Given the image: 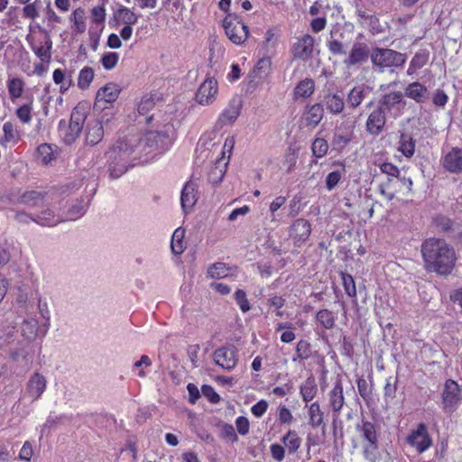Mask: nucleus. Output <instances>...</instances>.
I'll return each instance as SVG.
<instances>
[{
  "label": "nucleus",
  "instance_id": "nucleus-1",
  "mask_svg": "<svg viewBox=\"0 0 462 462\" xmlns=\"http://www.w3.org/2000/svg\"><path fill=\"white\" fill-rule=\"evenodd\" d=\"M163 130H147L143 134H130L119 138L106 152L110 177L117 179L138 162L146 163L169 150L174 127L165 123Z\"/></svg>",
  "mask_w": 462,
  "mask_h": 462
},
{
  "label": "nucleus",
  "instance_id": "nucleus-2",
  "mask_svg": "<svg viewBox=\"0 0 462 462\" xmlns=\"http://www.w3.org/2000/svg\"><path fill=\"white\" fill-rule=\"evenodd\" d=\"M426 269L439 275H448L456 263L454 249L443 239L429 238L421 245Z\"/></svg>",
  "mask_w": 462,
  "mask_h": 462
},
{
  "label": "nucleus",
  "instance_id": "nucleus-3",
  "mask_svg": "<svg viewBox=\"0 0 462 462\" xmlns=\"http://www.w3.org/2000/svg\"><path fill=\"white\" fill-rule=\"evenodd\" d=\"M37 311L38 315L25 317L21 323L20 331L23 343L32 344L37 337H44L51 327V313L45 300H37Z\"/></svg>",
  "mask_w": 462,
  "mask_h": 462
},
{
  "label": "nucleus",
  "instance_id": "nucleus-4",
  "mask_svg": "<svg viewBox=\"0 0 462 462\" xmlns=\"http://www.w3.org/2000/svg\"><path fill=\"white\" fill-rule=\"evenodd\" d=\"M356 430L359 435L362 448V454L365 460L374 462L378 457L379 432L377 426L367 420L356 424Z\"/></svg>",
  "mask_w": 462,
  "mask_h": 462
},
{
  "label": "nucleus",
  "instance_id": "nucleus-5",
  "mask_svg": "<svg viewBox=\"0 0 462 462\" xmlns=\"http://www.w3.org/2000/svg\"><path fill=\"white\" fill-rule=\"evenodd\" d=\"M370 60L378 72L387 69L393 72L405 64L407 56L392 49L375 47L371 51Z\"/></svg>",
  "mask_w": 462,
  "mask_h": 462
},
{
  "label": "nucleus",
  "instance_id": "nucleus-6",
  "mask_svg": "<svg viewBox=\"0 0 462 462\" xmlns=\"http://www.w3.org/2000/svg\"><path fill=\"white\" fill-rule=\"evenodd\" d=\"M153 100L152 98L145 97L140 101L137 107L139 116L144 117L143 120L148 125L149 130L162 131L163 130L162 125L165 123H170L171 124L172 116L171 115L165 116L164 118H162V116L161 115L155 116L153 114L148 116L147 114L153 108Z\"/></svg>",
  "mask_w": 462,
  "mask_h": 462
},
{
  "label": "nucleus",
  "instance_id": "nucleus-7",
  "mask_svg": "<svg viewBox=\"0 0 462 462\" xmlns=\"http://www.w3.org/2000/svg\"><path fill=\"white\" fill-rule=\"evenodd\" d=\"M223 26L226 36L234 44L241 45L248 38V27L237 16H226L223 21Z\"/></svg>",
  "mask_w": 462,
  "mask_h": 462
},
{
  "label": "nucleus",
  "instance_id": "nucleus-8",
  "mask_svg": "<svg viewBox=\"0 0 462 462\" xmlns=\"http://www.w3.org/2000/svg\"><path fill=\"white\" fill-rule=\"evenodd\" d=\"M405 106L406 102L403 99L402 93L400 91H393L382 97L379 100L378 107L385 114L387 113L393 118H396L402 115Z\"/></svg>",
  "mask_w": 462,
  "mask_h": 462
},
{
  "label": "nucleus",
  "instance_id": "nucleus-9",
  "mask_svg": "<svg viewBox=\"0 0 462 462\" xmlns=\"http://www.w3.org/2000/svg\"><path fill=\"white\" fill-rule=\"evenodd\" d=\"M407 443L420 454L428 450L432 446V439L427 426L420 423L416 429L411 430L407 437Z\"/></svg>",
  "mask_w": 462,
  "mask_h": 462
},
{
  "label": "nucleus",
  "instance_id": "nucleus-10",
  "mask_svg": "<svg viewBox=\"0 0 462 462\" xmlns=\"http://www.w3.org/2000/svg\"><path fill=\"white\" fill-rule=\"evenodd\" d=\"M13 310L19 317H30L38 315L37 302L33 299H30L28 293L23 290H19L13 302Z\"/></svg>",
  "mask_w": 462,
  "mask_h": 462
},
{
  "label": "nucleus",
  "instance_id": "nucleus-11",
  "mask_svg": "<svg viewBox=\"0 0 462 462\" xmlns=\"http://www.w3.org/2000/svg\"><path fill=\"white\" fill-rule=\"evenodd\" d=\"M13 310L19 317H30L38 315L37 302L33 299H30L28 293L23 290H19L13 302Z\"/></svg>",
  "mask_w": 462,
  "mask_h": 462
},
{
  "label": "nucleus",
  "instance_id": "nucleus-12",
  "mask_svg": "<svg viewBox=\"0 0 462 462\" xmlns=\"http://www.w3.org/2000/svg\"><path fill=\"white\" fill-rule=\"evenodd\" d=\"M34 223L42 226H54L64 221L63 214L57 212L55 208L43 203L37 210H34Z\"/></svg>",
  "mask_w": 462,
  "mask_h": 462
},
{
  "label": "nucleus",
  "instance_id": "nucleus-13",
  "mask_svg": "<svg viewBox=\"0 0 462 462\" xmlns=\"http://www.w3.org/2000/svg\"><path fill=\"white\" fill-rule=\"evenodd\" d=\"M121 88L116 83L110 82L100 88L96 95L95 108L104 110L107 105L113 104L119 97Z\"/></svg>",
  "mask_w": 462,
  "mask_h": 462
},
{
  "label": "nucleus",
  "instance_id": "nucleus-14",
  "mask_svg": "<svg viewBox=\"0 0 462 462\" xmlns=\"http://www.w3.org/2000/svg\"><path fill=\"white\" fill-rule=\"evenodd\" d=\"M315 39L310 34H304L296 39L292 44L291 53L294 58L307 61L313 57Z\"/></svg>",
  "mask_w": 462,
  "mask_h": 462
},
{
  "label": "nucleus",
  "instance_id": "nucleus-15",
  "mask_svg": "<svg viewBox=\"0 0 462 462\" xmlns=\"http://www.w3.org/2000/svg\"><path fill=\"white\" fill-rule=\"evenodd\" d=\"M213 359L216 365L229 371L235 368L237 364V351L233 346H222L215 350Z\"/></svg>",
  "mask_w": 462,
  "mask_h": 462
},
{
  "label": "nucleus",
  "instance_id": "nucleus-16",
  "mask_svg": "<svg viewBox=\"0 0 462 462\" xmlns=\"http://www.w3.org/2000/svg\"><path fill=\"white\" fill-rule=\"evenodd\" d=\"M442 400L445 409L454 410L461 402V389L457 383L448 379L444 385Z\"/></svg>",
  "mask_w": 462,
  "mask_h": 462
},
{
  "label": "nucleus",
  "instance_id": "nucleus-17",
  "mask_svg": "<svg viewBox=\"0 0 462 462\" xmlns=\"http://www.w3.org/2000/svg\"><path fill=\"white\" fill-rule=\"evenodd\" d=\"M47 387V380L45 376L38 372L33 373L27 383L25 389V397L31 399L32 402L39 400Z\"/></svg>",
  "mask_w": 462,
  "mask_h": 462
},
{
  "label": "nucleus",
  "instance_id": "nucleus-18",
  "mask_svg": "<svg viewBox=\"0 0 462 462\" xmlns=\"http://www.w3.org/2000/svg\"><path fill=\"white\" fill-rule=\"evenodd\" d=\"M371 51L366 43L355 42L350 50L348 57L343 61L347 67L360 66L370 58Z\"/></svg>",
  "mask_w": 462,
  "mask_h": 462
},
{
  "label": "nucleus",
  "instance_id": "nucleus-19",
  "mask_svg": "<svg viewBox=\"0 0 462 462\" xmlns=\"http://www.w3.org/2000/svg\"><path fill=\"white\" fill-rule=\"evenodd\" d=\"M198 183L195 180H190L187 181L182 188L180 194V205L185 214L190 212L198 201Z\"/></svg>",
  "mask_w": 462,
  "mask_h": 462
},
{
  "label": "nucleus",
  "instance_id": "nucleus-20",
  "mask_svg": "<svg viewBox=\"0 0 462 462\" xmlns=\"http://www.w3.org/2000/svg\"><path fill=\"white\" fill-rule=\"evenodd\" d=\"M19 345V347L11 350L10 356L18 366L29 367L33 359L34 347L32 344L29 343L22 342Z\"/></svg>",
  "mask_w": 462,
  "mask_h": 462
},
{
  "label": "nucleus",
  "instance_id": "nucleus-21",
  "mask_svg": "<svg viewBox=\"0 0 462 462\" xmlns=\"http://www.w3.org/2000/svg\"><path fill=\"white\" fill-rule=\"evenodd\" d=\"M217 82L212 79H207L199 88L196 99L202 106L211 104L217 94Z\"/></svg>",
  "mask_w": 462,
  "mask_h": 462
},
{
  "label": "nucleus",
  "instance_id": "nucleus-22",
  "mask_svg": "<svg viewBox=\"0 0 462 462\" xmlns=\"http://www.w3.org/2000/svg\"><path fill=\"white\" fill-rule=\"evenodd\" d=\"M328 403L333 417L337 418L345 405L343 384L340 379L336 381L333 388L328 393Z\"/></svg>",
  "mask_w": 462,
  "mask_h": 462
},
{
  "label": "nucleus",
  "instance_id": "nucleus-23",
  "mask_svg": "<svg viewBox=\"0 0 462 462\" xmlns=\"http://www.w3.org/2000/svg\"><path fill=\"white\" fill-rule=\"evenodd\" d=\"M107 114L103 116V120H89L86 127V142L89 145L97 144L104 137L103 122L106 123L110 120Z\"/></svg>",
  "mask_w": 462,
  "mask_h": 462
},
{
  "label": "nucleus",
  "instance_id": "nucleus-24",
  "mask_svg": "<svg viewBox=\"0 0 462 462\" xmlns=\"http://www.w3.org/2000/svg\"><path fill=\"white\" fill-rule=\"evenodd\" d=\"M324 116V107L320 103L307 106L302 114L301 120L307 127L315 128Z\"/></svg>",
  "mask_w": 462,
  "mask_h": 462
},
{
  "label": "nucleus",
  "instance_id": "nucleus-25",
  "mask_svg": "<svg viewBox=\"0 0 462 462\" xmlns=\"http://www.w3.org/2000/svg\"><path fill=\"white\" fill-rule=\"evenodd\" d=\"M241 108L242 100L239 97L232 98L227 106L219 115L218 123L221 125L234 123L240 115Z\"/></svg>",
  "mask_w": 462,
  "mask_h": 462
},
{
  "label": "nucleus",
  "instance_id": "nucleus-26",
  "mask_svg": "<svg viewBox=\"0 0 462 462\" xmlns=\"http://www.w3.org/2000/svg\"><path fill=\"white\" fill-rule=\"evenodd\" d=\"M0 145L4 148H12L16 145L21 138L20 132L12 122H5L2 126Z\"/></svg>",
  "mask_w": 462,
  "mask_h": 462
},
{
  "label": "nucleus",
  "instance_id": "nucleus-27",
  "mask_svg": "<svg viewBox=\"0 0 462 462\" xmlns=\"http://www.w3.org/2000/svg\"><path fill=\"white\" fill-rule=\"evenodd\" d=\"M386 122V114L379 107L374 110L366 121V130L373 135H378L383 129Z\"/></svg>",
  "mask_w": 462,
  "mask_h": 462
},
{
  "label": "nucleus",
  "instance_id": "nucleus-28",
  "mask_svg": "<svg viewBox=\"0 0 462 462\" xmlns=\"http://www.w3.org/2000/svg\"><path fill=\"white\" fill-rule=\"evenodd\" d=\"M404 95L418 104L425 103L430 97L428 88L420 82H411L404 89Z\"/></svg>",
  "mask_w": 462,
  "mask_h": 462
},
{
  "label": "nucleus",
  "instance_id": "nucleus-29",
  "mask_svg": "<svg viewBox=\"0 0 462 462\" xmlns=\"http://www.w3.org/2000/svg\"><path fill=\"white\" fill-rule=\"evenodd\" d=\"M443 167L449 172L462 171V149L452 148L443 159Z\"/></svg>",
  "mask_w": 462,
  "mask_h": 462
},
{
  "label": "nucleus",
  "instance_id": "nucleus-30",
  "mask_svg": "<svg viewBox=\"0 0 462 462\" xmlns=\"http://www.w3.org/2000/svg\"><path fill=\"white\" fill-rule=\"evenodd\" d=\"M58 130L63 143L68 145L74 143L82 132L81 128H77V126L75 125H71V123L67 125L64 120L60 122Z\"/></svg>",
  "mask_w": 462,
  "mask_h": 462
},
{
  "label": "nucleus",
  "instance_id": "nucleus-31",
  "mask_svg": "<svg viewBox=\"0 0 462 462\" xmlns=\"http://www.w3.org/2000/svg\"><path fill=\"white\" fill-rule=\"evenodd\" d=\"M45 202L44 196L35 190L26 191L20 198V203L24 205L28 210H37L43 206Z\"/></svg>",
  "mask_w": 462,
  "mask_h": 462
},
{
  "label": "nucleus",
  "instance_id": "nucleus-32",
  "mask_svg": "<svg viewBox=\"0 0 462 462\" xmlns=\"http://www.w3.org/2000/svg\"><path fill=\"white\" fill-rule=\"evenodd\" d=\"M332 167L334 170L327 175L325 180L326 188L329 191L337 186L346 174V167L342 162H335Z\"/></svg>",
  "mask_w": 462,
  "mask_h": 462
},
{
  "label": "nucleus",
  "instance_id": "nucleus-33",
  "mask_svg": "<svg viewBox=\"0 0 462 462\" xmlns=\"http://www.w3.org/2000/svg\"><path fill=\"white\" fill-rule=\"evenodd\" d=\"M310 232V224L303 218L297 219L291 227V236L298 242H302L308 239Z\"/></svg>",
  "mask_w": 462,
  "mask_h": 462
},
{
  "label": "nucleus",
  "instance_id": "nucleus-34",
  "mask_svg": "<svg viewBox=\"0 0 462 462\" xmlns=\"http://www.w3.org/2000/svg\"><path fill=\"white\" fill-rule=\"evenodd\" d=\"M89 106L85 102L79 103L72 110L69 123L83 129L84 123L89 114Z\"/></svg>",
  "mask_w": 462,
  "mask_h": 462
},
{
  "label": "nucleus",
  "instance_id": "nucleus-35",
  "mask_svg": "<svg viewBox=\"0 0 462 462\" xmlns=\"http://www.w3.org/2000/svg\"><path fill=\"white\" fill-rule=\"evenodd\" d=\"M370 93L369 88L364 84L354 87L347 95V102L352 107H356Z\"/></svg>",
  "mask_w": 462,
  "mask_h": 462
},
{
  "label": "nucleus",
  "instance_id": "nucleus-36",
  "mask_svg": "<svg viewBox=\"0 0 462 462\" xmlns=\"http://www.w3.org/2000/svg\"><path fill=\"white\" fill-rule=\"evenodd\" d=\"M318 393V385L313 376L308 377L300 386V394L302 400L308 403L311 402Z\"/></svg>",
  "mask_w": 462,
  "mask_h": 462
},
{
  "label": "nucleus",
  "instance_id": "nucleus-37",
  "mask_svg": "<svg viewBox=\"0 0 462 462\" xmlns=\"http://www.w3.org/2000/svg\"><path fill=\"white\" fill-rule=\"evenodd\" d=\"M53 82L60 87V92L64 94L72 85V77L70 72H66L61 69H54L52 73Z\"/></svg>",
  "mask_w": 462,
  "mask_h": 462
},
{
  "label": "nucleus",
  "instance_id": "nucleus-38",
  "mask_svg": "<svg viewBox=\"0 0 462 462\" xmlns=\"http://www.w3.org/2000/svg\"><path fill=\"white\" fill-rule=\"evenodd\" d=\"M327 110L333 115H339L345 108L344 98L338 94H328L324 98Z\"/></svg>",
  "mask_w": 462,
  "mask_h": 462
},
{
  "label": "nucleus",
  "instance_id": "nucleus-39",
  "mask_svg": "<svg viewBox=\"0 0 462 462\" xmlns=\"http://www.w3.org/2000/svg\"><path fill=\"white\" fill-rule=\"evenodd\" d=\"M308 408L309 424L312 428H319L324 425V412L321 411L318 402L310 403Z\"/></svg>",
  "mask_w": 462,
  "mask_h": 462
},
{
  "label": "nucleus",
  "instance_id": "nucleus-40",
  "mask_svg": "<svg viewBox=\"0 0 462 462\" xmlns=\"http://www.w3.org/2000/svg\"><path fill=\"white\" fill-rule=\"evenodd\" d=\"M315 90V82L311 79H304L300 80L294 88L295 98L310 97Z\"/></svg>",
  "mask_w": 462,
  "mask_h": 462
},
{
  "label": "nucleus",
  "instance_id": "nucleus-41",
  "mask_svg": "<svg viewBox=\"0 0 462 462\" xmlns=\"http://www.w3.org/2000/svg\"><path fill=\"white\" fill-rule=\"evenodd\" d=\"M398 151L405 157L411 158L415 152V140L410 134H401L398 143Z\"/></svg>",
  "mask_w": 462,
  "mask_h": 462
},
{
  "label": "nucleus",
  "instance_id": "nucleus-42",
  "mask_svg": "<svg viewBox=\"0 0 462 462\" xmlns=\"http://www.w3.org/2000/svg\"><path fill=\"white\" fill-rule=\"evenodd\" d=\"M8 93L12 101L22 97L24 90V82L20 78H10L6 82Z\"/></svg>",
  "mask_w": 462,
  "mask_h": 462
},
{
  "label": "nucleus",
  "instance_id": "nucleus-43",
  "mask_svg": "<svg viewBox=\"0 0 462 462\" xmlns=\"http://www.w3.org/2000/svg\"><path fill=\"white\" fill-rule=\"evenodd\" d=\"M290 454H295L300 447L301 439L295 430H290L282 439Z\"/></svg>",
  "mask_w": 462,
  "mask_h": 462
},
{
  "label": "nucleus",
  "instance_id": "nucleus-44",
  "mask_svg": "<svg viewBox=\"0 0 462 462\" xmlns=\"http://www.w3.org/2000/svg\"><path fill=\"white\" fill-rule=\"evenodd\" d=\"M208 274L212 279H223L232 274V267L225 263H216L208 267Z\"/></svg>",
  "mask_w": 462,
  "mask_h": 462
},
{
  "label": "nucleus",
  "instance_id": "nucleus-45",
  "mask_svg": "<svg viewBox=\"0 0 462 462\" xmlns=\"http://www.w3.org/2000/svg\"><path fill=\"white\" fill-rule=\"evenodd\" d=\"M428 60L429 54L426 51H420L416 52L409 64L407 75H413L418 69L423 68L427 64Z\"/></svg>",
  "mask_w": 462,
  "mask_h": 462
},
{
  "label": "nucleus",
  "instance_id": "nucleus-46",
  "mask_svg": "<svg viewBox=\"0 0 462 462\" xmlns=\"http://www.w3.org/2000/svg\"><path fill=\"white\" fill-rule=\"evenodd\" d=\"M271 67V60L268 58L261 59L255 65L254 72L257 75H251V81L257 84L262 81L267 75H265Z\"/></svg>",
  "mask_w": 462,
  "mask_h": 462
},
{
  "label": "nucleus",
  "instance_id": "nucleus-47",
  "mask_svg": "<svg viewBox=\"0 0 462 462\" xmlns=\"http://www.w3.org/2000/svg\"><path fill=\"white\" fill-rule=\"evenodd\" d=\"M286 201V197L278 196L271 202L269 211L272 222H280L282 220V213L279 212V210L282 209V211L284 209L282 207L285 205Z\"/></svg>",
  "mask_w": 462,
  "mask_h": 462
},
{
  "label": "nucleus",
  "instance_id": "nucleus-48",
  "mask_svg": "<svg viewBox=\"0 0 462 462\" xmlns=\"http://www.w3.org/2000/svg\"><path fill=\"white\" fill-rule=\"evenodd\" d=\"M51 41L46 38L43 42L32 46V51L42 61H49L51 59Z\"/></svg>",
  "mask_w": 462,
  "mask_h": 462
},
{
  "label": "nucleus",
  "instance_id": "nucleus-49",
  "mask_svg": "<svg viewBox=\"0 0 462 462\" xmlns=\"http://www.w3.org/2000/svg\"><path fill=\"white\" fill-rule=\"evenodd\" d=\"M85 11L79 7L70 14L69 20L73 23V30L78 33H82L86 30Z\"/></svg>",
  "mask_w": 462,
  "mask_h": 462
},
{
  "label": "nucleus",
  "instance_id": "nucleus-50",
  "mask_svg": "<svg viewBox=\"0 0 462 462\" xmlns=\"http://www.w3.org/2000/svg\"><path fill=\"white\" fill-rule=\"evenodd\" d=\"M88 209V203L83 200L76 201L70 208L68 210L66 215H63L64 221L76 220L86 213Z\"/></svg>",
  "mask_w": 462,
  "mask_h": 462
},
{
  "label": "nucleus",
  "instance_id": "nucleus-51",
  "mask_svg": "<svg viewBox=\"0 0 462 462\" xmlns=\"http://www.w3.org/2000/svg\"><path fill=\"white\" fill-rule=\"evenodd\" d=\"M43 6L42 0H34L27 3L23 8V16L26 19L35 20L40 16V12Z\"/></svg>",
  "mask_w": 462,
  "mask_h": 462
},
{
  "label": "nucleus",
  "instance_id": "nucleus-52",
  "mask_svg": "<svg viewBox=\"0 0 462 462\" xmlns=\"http://www.w3.org/2000/svg\"><path fill=\"white\" fill-rule=\"evenodd\" d=\"M183 238L184 230L181 228H177L172 234L171 244V248L174 254H180L183 253L185 249Z\"/></svg>",
  "mask_w": 462,
  "mask_h": 462
},
{
  "label": "nucleus",
  "instance_id": "nucleus-53",
  "mask_svg": "<svg viewBox=\"0 0 462 462\" xmlns=\"http://www.w3.org/2000/svg\"><path fill=\"white\" fill-rule=\"evenodd\" d=\"M94 79V70L90 67H84L80 69L78 78L79 88L85 90L89 88Z\"/></svg>",
  "mask_w": 462,
  "mask_h": 462
},
{
  "label": "nucleus",
  "instance_id": "nucleus-54",
  "mask_svg": "<svg viewBox=\"0 0 462 462\" xmlns=\"http://www.w3.org/2000/svg\"><path fill=\"white\" fill-rule=\"evenodd\" d=\"M37 157L43 164H48L55 159V154L51 145L42 143L37 148Z\"/></svg>",
  "mask_w": 462,
  "mask_h": 462
},
{
  "label": "nucleus",
  "instance_id": "nucleus-55",
  "mask_svg": "<svg viewBox=\"0 0 462 462\" xmlns=\"http://www.w3.org/2000/svg\"><path fill=\"white\" fill-rule=\"evenodd\" d=\"M316 319L325 329H330L335 326V317L333 313L327 309L318 311Z\"/></svg>",
  "mask_w": 462,
  "mask_h": 462
},
{
  "label": "nucleus",
  "instance_id": "nucleus-56",
  "mask_svg": "<svg viewBox=\"0 0 462 462\" xmlns=\"http://www.w3.org/2000/svg\"><path fill=\"white\" fill-rule=\"evenodd\" d=\"M353 133L352 132H346V133H339L336 132L334 134L333 139H332V145L333 148L341 151L343 150L352 140Z\"/></svg>",
  "mask_w": 462,
  "mask_h": 462
},
{
  "label": "nucleus",
  "instance_id": "nucleus-57",
  "mask_svg": "<svg viewBox=\"0 0 462 462\" xmlns=\"http://www.w3.org/2000/svg\"><path fill=\"white\" fill-rule=\"evenodd\" d=\"M328 151V143L324 138L317 137L311 144V152L316 158H323Z\"/></svg>",
  "mask_w": 462,
  "mask_h": 462
},
{
  "label": "nucleus",
  "instance_id": "nucleus-58",
  "mask_svg": "<svg viewBox=\"0 0 462 462\" xmlns=\"http://www.w3.org/2000/svg\"><path fill=\"white\" fill-rule=\"evenodd\" d=\"M326 46L330 53L333 55H346V46L337 39L333 36V32L330 33V38L327 40Z\"/></svg>",
  "mask_w": 462,
  "mask_h": 462
},
{
  "label": "nucleus",
  "instance_id": "nucleus-59",
  "mask_svg": "<svg viewBox=\"0 0 462 462\" xmlns=\"http://www.w3.org/2000/svg\"><path fill=\"white\" fill-rule=\"evenodd\" d=\"M106 20V9L102 5L95 6L91 10V22L96 24L97 28L103 26Z\"/></svg>",
  "mask_w": 462,
  "mask_h": 462
},
{
  "label": "nucleus",
  "instance_id": "nucleus-60",
  "mask_svg": "<svg viewBox=\"0 0 462 462\" xmlns=\"http://www.w3.org/2000/svg\"><path fill=\"white\" fill-rule=\"evenodd\" d=\"M118 15L125 25H134L138 21V16L127 7H122L118 10Z\"/></svg>",
  "mask_w": 462,
  "mask_h": 462
},
{
  "label": "nucleus",
  "instance_id": "nucleus-61",
  "mask_svg": "<svg viewBox=\"0 0 462 462\" xmlns=\"http://www.w3.org/2000/svg\"><path fill=\"white\" fill-rule=\"evenodd\" d=\"M119 60V54L116 52H106L103 55L100 62L106 70L114 69Z\"/></svg>",
  "mask_w": 462,
  "mask_h": 462
},
{
  "label": "nucleus",
  "instance_id": "nucleus-62",
  "mask_svg": "<svg viewBox=\"0 0 462 462\" xmlns=\"http://www.w3.org/2000/svg\"><path fill=\"white\" fill-rule=\"evenodd\" d=\"M32 105L24 104L17 108L16 116L23 124H29L32 120Z\"/></svg>",
  "mask_w": 462,
  "mask_h": 462
},
{
  "label": "nucleus",
  "instance_id": "nucleus-63",
  "mask_svg": "<svg viewBox=\"0 0 462 462\" xmlns=\"http://www.w3.org/2000/svg\"><path fill=\"white\" fill-rule=\"evenodd\" d=\"M296 352L298 353V357H300L301 360H307L311 356V346L310 342L307 340H300L296 346Z\"/></svg>",
  "mask_w": 462,
  "mask_h": 462
},
{
  "label": "nucleus",
  "instance_id": "nucleus-64",
  "mask_svg": "<svg viewBox=\"0 0 462 462\" xmlns=\"http://www.w3.org/2000/svg\"><path fill=\"white\" fill-rule=\"evenodd\" d=\"M220 436L230 442H236L238 439L235 428L228 423H223L220 426Z\"/></svg>",
  "mask_w": 462,
  "mask_h": 462
}]
</instances>
